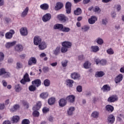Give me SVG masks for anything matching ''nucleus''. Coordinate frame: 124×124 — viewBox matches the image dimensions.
<instances>
[{
  "label": "nucleus",
  "mask_w": 124,
  "mask_h": 124,
  "mask_svg": "<svg viewBox=\"0 0 124 124\" xmlns=\"http://www.w3.org/2000/svg\"><path fill=\"white\" fill-rule=\"evenodd\" d=\"M53 29L59 30V31H63V32H69L70 31V28L68 27H64L63 25L59 23H57L54 25Z\"/></svg>",
  "instance_id": "1"
},
{
  "label": "nucleus",
  "mask_w": 124,
  "mask_h": 124,
  "mask_svg": "<svg viewBox=\"0 0 124 124\" xmlns=\"http://www.w3.org/2000/svg\"><path fill=\"white\" fill-rule=\"evenodd\" d=\"M62 47L61 48L62 53H66L68 48H71L72 43L69 41L63 42L62 44Z\"/></svg>",
  "instance_id": "2"
},
{
  "label": "nucleus",
  "mask_w": 124,
  "mask_h": 124,
  "mask_svg": "<svg viewBox=\"0 0 124 124\" xmlns=\"http://www.w3.org/2000/svg\"><path fill=\"white\" fill-rule=\"evenodd\" d=\"M28 82H31V78H30L29 74L26 73L24 75L23 78L20 80V83L22 84V85H26V83Z\"/></svg>",
  "instance_id": "3"
},
{
  "label": "nucleus",
  "mask_w": 124,
  "mask_h": 124,
  "mask_svg": "<svg viewBox=\"0 0 124 124\" xmlns=\"http://www.w3.org/2000/svg\"><path fill=\"white\" fill-rule=\"evenodd\" d=\"M57 18L59 21L62 22L63 23H65L66 21L68 20V18H67V16H66L63 14H60L58 15Z\"/></svg>",
  "instance_id": "4"
},
{
  "label": "nucleus",
  "mask_w": 124,
  "mask_h": 124,
  "mask_svg": "<svg viewBox=\"0 0 124 124\" xmlns=\"http://www.w3.org/2000/svg\"><path fill=\"white\" fill-rule=\"evenodd\" d=\"M52 17V16L50 13H47L44 15L42 17V20L43 22L46 23L48 22V21H50L51 20V18Z\"/></svg>",
  "instance_id": "5"
},
{
  "label": "nucleus",
  "mask_w": 124,
  "mask_h": 124,
  "mask_svg": "<svg viewBox=\"0 0 124 124\" xmlns=\"http://www.w3.org/2000/svg\"><path fill=\"white\" fill-rule=\"evenodd\" d=\"M71 6H72V5L71 2H67L66 3L65 8L66 9L67 14H70V13H71Z\"/></svg>",
  "instance_id": "6"
},
{
  "label": "nucleus",
  "mask_w": 124,
  "mask_h": 124,
  "mask_svg": "<svg viewBox=\"0 0 124 124\" xmlns=\"http://www.w3.org/2000/svg\"><path fill=\"white\" fill-rule=\"evenodd\" d=\"M15 34V31L13 30H10L9 32H7L5 34L6 39H11L13 37V34Z\"/></svg>",
  "instance_id": "7"
},
{
  "label": "nucleus",
  "mask_w": 124,
  "mask_h": 124,
  "mask_svg": "<svg viewBox=\"0 0 124 124\" xmlns=\"http://www.w3.org/2000/svg\"><path fill=\"white\" fill-rule=\"evenodd\" d=\"M119 99L118 98V96L117 95L114 94L109 96L108 99V102L112 103L113 102H115V101H117Z\"/></svg>",
  "instance_id": "8"
},
{
  "label": "nucleus",
  "mask_w": 124,
  "mask_h": 124,
  "mask_svg": "<svg viewBox=\"0 0 124 124\" xmlns=\"http://www.w3.org/2000/svg\"><path fill=\"white\" fill-rule=\"evenodd\" d=\"M15 50L18 53H20V52H23L24 50V46L22 45L21 44H18L16 45L15 46Z\"/></svg>",
  "instance_id": "9"
},
{
  "label": "nucleus",
  "mask_w": 124,
  "mask_h": 124,
  "mask_svg": "<svg viewBox=\"0 0 124 124\" xmlns=\"http://www.w3.org/2000/svg\"><path fill=\"white\" fill-rule=\"evenodd\" d=\"M67 104L66 99L62 98L59 101V105L60 107H64Z\"/></svg>",
  "instance_id": "10"
},
{
  "label": "nucleus",
  "mask_w": 124,
  "mask_h": 124,
  "mask_svg": "<svg viewBox=\"0 0 124 124\" xmlns=\"http://www.w3.org/2000/svg\"><path fill=\"white\" fill-rule=\"evenodd\" d=\"M41 106H42V103L41 101H38L36 102V104L35 106L32 108L33 110H38L41 108Z\"/></svg>",
  "instance_id": "11"
},
{
  "label": "nucleus",
  "mask_w": 124,
  "mask_h": 124,
  "mask_svg": "<svg viewBox=\"0 0 124 124\" xmlns=\"http://www.w3.org/2000/svg\"><path fill=\"white\" fill-rule=\"evenodd\" d=\"M20 33L23 36L28 35V29L27 27H22L20 30Z\"/></svg>",
  "instance_id": "12"
},
{
  "label": "nucleus",
  "mask_w": 124,
  "mask_h": 124,
  "mask_svg": "<svg viewBox=\"0 0 124 124\" xmlns=\"http://www.w3.org/2000/svg\"><path fill=\"white\" fill-rule=\"evenodd\" d=\"M36 62H37L36 58L34 57H31L28 61V65H32V64H36Z\"/></svg>",
  "instance_id": "13"
},
{
  "label": "nucleus",
  "mask_w": 124,
  "mask_h": 124,
  "mask_svg": "<svg viewBox=\"0 0 124 124\" xmlns=\"http://www.w3.org/2000/svg\"><path fill=\"white\" fill-rule=\"evenodd\" d=\"M33 43L34 45H39L41 43V38L38 36H36L34 37Z\"/></svg>",
  "instance_id": "14"
},
{
  "label": "nucleus",
  "mask_w": 124,
  "mask_h": 124,
  "mask_svg": "<svg viewBox=\"0 0 124 124\" xmlns=\"http://www.w3.org/2000/svg\"><path fill=\"white\" fill-rule=\"evenodd\" d=\"M96 21H97V17L94 16H92L91 17L88 19V22L90 25H93Z\"/></svg>",
  "instance_id": "15"
},
{
  "label": "nucleus",
  "mask_w": 124,
  "mask_h": 124,
  "mask_svg": "<svg viewBox=\"0 0 124 124\" xmlns=\"http://www.w3.org/2000/svg\"><path fill=\"white\" fill-rule=\"evenodd\" d=\"M123 76L122 74H119L114 79V82H115L116 84H118L123 81Z\"/></svg>",
  "instance_id": "16"
},
{
  "label": "nucleus",
  "mask_w": 124,
  "mask_h": 124,
  "mask_svg": "<svg viewBox=\"0 0 124 124\" xmlns=\"http://www.w3.org/2000/svg\"><path fill=\"white\" fill-rule=\"evenodd\" d=\"M32 84L35 87H38L41 86V80L40 79H36L32 81Z\"/></svg>",
  "instance_id": "17"
},
{
  "label": "nucleus",
  "mask_w": 124,
  "mask_h": 124,
  "mask_svg": "<svg viewBox=\"0 0 124 124\" xmlns=\"http://www.w3.org/2000/svg\"><path fill=\"white\" fill-rule=\"evenodd\" d=\"M103 91V93H106L110 92L111 91V87L108 84L104 85L101 89Z\"/></svg>",
  "instance_id": "18"
},
{
  "label": "nucleus",
  "mask_w": 124,
  "mask_h": 124,
  "mask_svg": "<svg viewBox=\"0 0 124 124\" xmlns=\"http://www.w3.org/2000/svg\"><path fill=\"white\" fill-rule=\"evenodd\" d=\"M66 99L67 101L70 102V103H73L75 101V96L73 95H70L66 97Z\"/></svg>",
  "instance_id": "19"
},
{
  "label": "nucleus",
  "mask_w": 124,
  "mask_h": 124,
  "mask_svg": "<svg viewBox=\"0 0 124 124\" xmlns=\"http://www.w3.org/2000/svg\"><path fill=\"white\" fill-rule=\"evenodd\" d=\"M114 122H115V116L113 114L109 115L108 118V123L112 124H114Z\"/></svg>",
  "instance_id": "20"
},
{
  "label": "nucleus",
  "mask_w": 124,
  "mask_h": 124,
  "mask_svg": "<svg viewBox=\"0 0 124 124\" xmlns=\"http://www.w3.org/2000/svg\"><path fill=\"white\" fill-rule=\"evenodd\" d=\"M63 7V4L61 2H58L56 3V6L55 7V9L56 11L60 10Z\"/></svg>",
  "instance_id": "21"
},
{
  "label": "nucleus",
  "mask_w": 124,
  "mask_h": 124,
  "mask_svg": "<svg viewBox=\"0 0 124 124\" xmlns=\"http://www.w3.org/2000/svg\"><path fill=\"white\" fill-rule=\"evenodd\" d=\"M106 110L109 113H112L114 111V107L111 105H108L106 106Z\"/></svg>",
  "instance_id": "22"
},
{
  "label": "nucleus",
  "mask_w": 124,
  "mask_h": 124,
  "mask_svg": "<svg viewBox=\"0 0 124 124\" xmlns=\"http://www.w3.org/2000/svg\"><path fill=\"white\" fill-rule=\"evenodd\" d=\"M15 90L16 93H20L23 90V88L21 86V84H18L15 86Z\"/></svg>",
  "instance_id": "23"
},
{
  "label": "nucleus",
  "mask_w": 124,
  "mask_h": 124,
  "mask_svg": "<svg viewBox=\"0 0 124 124\" xmlns=\"http://www.w3.org/2000/svg\"><path fill=\"white\" fill-rule=\"evenodd\" d=\"M16 42H16V41H15L12 42L7 43L5 45L6 48L9 49V48H11V47H13V46H14V45L16 44Z\"/></svg>",
  "instance_id": "24"
},
{
  "label": "nucleus",
  "mask_w": 124,
  "mask_h": 124,
  "mask_svg": "<svg viewBox=\"0 0 124 124\" xmlns=\"http://www.w3.org/2000/svg\"><path fill=\"white\" fill-rule=\"evenodd\" d=\"M61 53V46H57L54 50H53V55L58 56Z\"/></svg>",
  "instance_id": "25"
},
{
  "label": "nucleus",
  "mask_w": 124,
  "mask_h": 124,
  "mask_svg": "<svg viewBox=\"0 0 124 124\" xmlns=\"http://www.w3.org/2000/svg\"><path fill=\"white\" fill-rule=\"evenodd\" d=\"M28 13H29V7H27L22 12L21 14V16L22 18L26 17L27 15H28Z\"/></svg>",
  "instance_id": "26"
},
{
  "label": "nucleus",
  "mask_w": 124,
  "mask_h": 124,
  "mask_svg": "<svg viewBox=\"0 0 124 124\" xmlns=\"http://www.w3.org/2000/svg\"><path fill=\"white\" fill-rule=\"evenodd\" d=\"M12 121L13 123L17 124V123L20 121V117L18 115L14 116L12 118Z\"/></svg>",
  "instance_id": "27"
},
{
  "label": "nucleus",
  "mask_w": 124,
  "mask_h": 124,
  "mask_svg": "<svg viewBox=\"0 0 124 124\" xmlns=\"http://www.w3.org/2000/svg\"><path fill=\"white\" fill-rule=\"evenodd\" d=\"M46 47L47 46L46 45V43L45 42H42L39 45V48L40 50H44V49H46Z\"/></svg>",
  "instance_id": "28"
},
{
  "label": "nucleus",
  "mask_w": 124,
  "mask_h": 124,
  "mask_svg": "<svg viewBox=\"0 0 124 124\" xmlns=\"http://www.w3.org/2000/svg\"><path fill=\"white\" fill-rule=\"evenodd\" d=\"M66 86H68L69 88H72L73 87V83H74V81L71 79H67L66 81Z\"/></svg>",
  "instance_id": "29"
},
{
  "label": "nucleus",
  "mask_w": 124,
  "mask_h": 124,
  "mask_svg": "<svg viewBox=\"0 0 124 124\" xmlns=\"http://www.w3.org/2000/svg\"><path fill=\"white\" fill-rule=\"evenodd\" d=\"M40 7L42 10H48L49 9V5L47 3H44L41 4Z\"/></svg>",
  "instance_id": "30"
},
{
  "label": "nucleus",
  "mask_w": 124,
  "mask_h": 124,
  "mask_svg": "<svg viewBox=\"0 0 124 124\" xmlns=\"http://www.w3.org/2000/svg\"><path fill=\"white\" fill-rule=\"evenodd\" d=\"M56 102V98L51 97L48 100V103L49 105H53Z\"/></svg>",
  "instance_id": "31"
},
{
  "label": "nucleus",
  "mask_w": 124,
  "mask_h": 124,
  "mask_svg": "<svg viewBox=\"0 0 124 124\" xmlns=\"http://www.w3.org/2000/svg\"><path fill=\"white\" fill-rule=\"evenodd\" d=\"M75 110V108L73 107H70L67 110L68 115L71 116L73 114V112Z\"/></svg>",
  "instance_id": "32"
},
{
  "label": "nucleus",
  "mask_w": 124,
  "mask_h": 124,
  "mask_svg": "<svg viewBox=\"0 0 124 124\" xmlns=\"http://www.w3.org/2000/svg\"><path fill=\"white\" fill-rule=\"evenodd\" d=\"M20 108V105L18 104H16L14 106H13V108H11V112H16L18 109Z\"/></svg>",
  "instance_id": "33"
},
{
  "label": "nucleus",
  "mask_w": 124,
  "mask_h": 124,
  "mask_svg": "<svg viewBox=\"0 0 124 124\" xmlns=\"http://www.w3.org/2000/svg\"><path fill=\"white\" fill-rule=\"evenodd\" d=\"M71 77L72 79H78L80 78V75L77 73H74L71 75Z\"/></svg>",
  "instance_id": "34"
},
{
  "label": "nucleus",
  "mask_w": 124,
  "mask_h": 124,
  "mask_svg": "<svg viewBox=\"0 0 124 124\" xmlns=\"http://www.w3.org/2000/svg\"><path fill=\"white\" fill-rule=\"evenodd\" d=\"M91 49L92 50V52L96 53V52H98L99 51V47L97 46H92Z\"/></svg>",
  "instance_id": "35"
},
{
  "label": "nucleus",
  "mask_w": 124,
  "mask_h": 124,
  "mask_svg": "<svg viewBox=\"0 0 124 124\" xmlns=\"http://www.w3.org/2000/svg\"><path fill=\"white\" fill-rule=\"evenodd\" d=\"M48 95H49L48 93L44 92L40 94V97H41V98H43V99H45V98H47V97H48Z\"/></svg>",
  "instance_id": "36"
},
{
  "label": "nucleus",
  "mask_w": 124,
  "mask_h": 124,
  "mask_svg": "<svg viewBox=\"0 0 124 124\" xmlns=\"http://www.w3.org/2000/svg\"><path fill=\"white\" fill-rule=\"evenodd\" d=\"M91 65H92V64L89 62V61H86L83 64V66L84 68H86V69H88L91 67Z\"/></svg>",
  "instance_id": "37"
},
{
  "label": "nucleus",
  "mask_w": 124,
  "mask_h": 124,
  "mask_svg": "<svg viewBox=\"0 0 124 124\" xmlns=\"http://www.w3.org/2000/svg\"><path fill=\"white\" fill-rule=\"evenodd\" d=\"M99 115V113L96 111H93L91 114L92 117H93V118H94L95 119H97Z\"/></svg>",
  "instance_id": "38"
},
{
  "label": "nucleus",
  "mask_w": 124,
  "mask_h": 124,
  "mask_svg": "<svg viewBox=\"0 0 124 124\" xmlns=\"http://www.w3.org/2000/svg\"><path fill=\"white\" fill-rule=\"evenodd\" d=\"M74 14L75 15H81L82 14V10L80 8H78L77 10L74 11Z\"/></svg>",
  "instance_id": "39"
},
{
  "label": "nucleus",
  "mask_w": 124,
  "mask_h": 124,
  "mask_svg": "<svg viewBox=\"0 0 124 124\" xmlns=\"http://www.w3.org/2000/svg\"><path fill=\"white\" fill-rule=\"evenodd\" d=\"M21 103L24 106L26 107V108L29 109V108L30 107V104H29L27 101L23 100L22 101H21Z\"/></svg>",
  "instance_id": "40"
},
{
  "label": "nucleus",
  "mask_w": 124,
  "mask_h": 124,
  "mask_svg": "<svg viewBox=\"0 0 124 124\" xmlns=\"http://www.w3.org/2000/svg\"><path fill=\"white\" fill-rule=\"evenodd\" d=\"M29 90L30 92H34L36 90V87H35V85H33V84H32L29 86Z\"/></svg>",
  "instance_id": "41"
},
{
  "label": "nucleus",
  "mask_w": 124,
  "mask_h": 124,
  "mask_svg": "<svg viewBox=\"0 0 124 124\" xmlns=\"http://www.w3.org/2000/svg\"><path fill=\"white\" fill-rule=\"evenodd\" d=\"M50 80L46 79L44 81V85L45 87H49L50 86Z\"/></svg>",
  "instance_id": "42"
},
{
  "label": "nucleus",
  "mask_w": 124,
  "mask_h": 124,
  "mask_svg": "<svg viewBox=\"0 0 124 124\" xmlns=\"http://www.w3.org/2000/svg\"><path fill=\"white\" fill-rule=\"evenodd\" d=\"M104 72H103V71L97 72L96 73V77H102L104 76Z\"/></svg>",
  "instance_id": "43"
},
{
  "label": "nucleus",
  "mask_w": 124,
  "mask_h": 124,
  "mask_svg": "<svg viewBox=\"0 0 124 124\" xmlns=\"http://www.w3.org/2000/svg\"><path fill=\"white\" fill-rule=\"evenodd\" d=\"M61 63L62 67H66L67 66V63H68V61L67 60H64V61H62Z\"/></svg>",
  "instance_id": "44"
},
{
  "label": "nucleus",
  "mask_w": 124,
  "mask_h": 124,
  "mask_svg": "<svg viewBox=\"0 0 124 124\" xmlns=\"http://www.w3.org/2000/svg\"><path fill=\"white\" fill-rule=\"evenodd\" d=\"M107 53L108 55H114V50L111 48H110L107 50Z\"/></svg>",
  "instance_id": "45"
},
{
  "label": "nucleus",
  "mask_w": 124,
  "mask_h": 124,
  "mask_svg": "<svg viewBox=\"0 0 124 124\" xmlns=\"http://www.w3.org/2000/svg\"><path fill=\"white\" fill-rule=\"evenodd\" d=\"M32 115L33 117H39V112L37 110H34V111L32 112Z\"/></svg>",
  "instance_id": "46"
},
{
  "label": "nucleus",
  "mask_w": 124,
  "mask_h": 124,
  "mask_svg": "<svg viewBox=\"0 0 124 124\" xmlns=\"http://www.w3.org/2000/svg\"><path fill=\"white\" fill-rule=\"evenodd\" d=\"M21 124H31V122L29 119H25L22 120Z\"/></svg>",
  "instance_id": "47"
},
{
  "label": "nucleus",
  "mask_w": 124,
  "mask_h": 124,
  "mask_svg": "<svg viewBox=\"0 0 124 124\" xmlns=\"http://www.w3.org/2000/svg\"><path fill=\"white\" fill-rule=\"evenodd\" d=\"M81 29L84 31H87L90 30V26L88 25H85L81 28Z\"/></svg>",
  "instance_id": "48"
},
{
  "label": "nucleus",
  "mask_w": 124,
  "mask_h": 124,
  "mask_svg": "<svg viewBox=\"0 0 124 124\" xmlns=\"http://www.w3.org/2000/svg\"><path fill=\"white\" fill-rule=\"evenodd\" d=\"M107 63V61L105 59H102L100 61V64H101V65H106Z\"/></svg>",
  "instance_id": "49"
},
{
  "label": "nucleus",
  "mask_w": 124,
  "mask_h": 124,
  "mask_svg": "<svg viewBox=\"0 0 124 124\" xmlns=\"http://www.w3.org/2000/svg\"><path fill=\"white\" fill-rule=\"evenodd\" d=\"M97 43L99 44V45H102V44H103V40L100 38H98L97 39Z\"/></svg>",
  "instance_id": "50"
},
{
  "label": "nucleus",
  "mask_w": 124,
  "mask_h": 124,
  "mask_svg": "<svg viewBox=\"0 0 124 124\" xmlns=\"http://www.w3.org/2000/svg\"><path fill=\"white\" fill-rule=\"evenodd\" d=\"M77 91L78 92V93H82V86L78 85L77 87Z\"/></svg>",
  "instance_id": "51"
},
{
  "label": "nucleus",
  "mask_w": 124,
  "mask_h": 124,
  "mask_svg": "<svg viewBox=\"0 0 124 124\" xmlns=\"http://www.w3.org/2000/svg\"><path fill=\"white\" fill-rule=\"evenodd\" d=\"M4 59V54L3 53L0 52V62H2L3 60Z\"/></svg>",
  "instance_id": "52"
},
{
  "label": "nucleus",
  "mask_w": 124,
  "mask_h": 124,
  "mask_svg": "<svg viewBox=\"0 0 124 124\" xmlns=\"http://www.w3.org/2000/svg\"><path fill=\"white\" fill-rule=\"evenodd\" d=\"M3 77L4 78H8V77H10V73L6 71L5 73L4 74Z\"/></svg>",
  "instance_id": "53"
},
{
  "label": "nucleus",
  "mask_w": 124,
  "mask_h": 124,
  "mask_svg": "<svg viewBox=\"0 0 124 124\" xmlns=\"http://www.w3.org/2000/svg\"><path fill=\"white\" fill-rule=\"evenodd\" d=\"M47 112H49V108H46V107H44L43 108V113H46Z\"/></svg>",
  "instance_id": "54"
},
{
  "label": "nucleus",
  "mask_w": 124,
  "mask_h": 124,
  "mask_svg": "<svg viewBox=\"0 0 124 124\" xmlns=\"http://www.w3.org/2000/svg\"><path fill=\"white\" fill-rule=\"evenodd\" d=\"M5 69L1 68L0 69V75H3L5 73Z\"/></svg>",
  "instance_id": "55"
},
{
  "label": "nucleus",
  "mask_w": 124,
  "mask_h": 124,
  "mask_svg": "<svg viewBox=\"0 0 124 124\" xmlns=\"http://www.w3.org/2000/svg\"><path fill=\"white\" fill-rule=\"evenodd\" d=\"M43 70L45 72H48V71H49V67L46 66L44 67L43 68Z\"/></svg>",
  "instance_id": "56"
},
{
  "label": "nucleus",
  "mask_w": 124,
  "mask_h": 124,
  "mask_svg": "<svg viewBox=\"0 0 124 124\" xmlns=\"http://www.w3.org/2000/svg\"><path fill=\"white\" fill-rule=\"evenodd\" d=\"M16 68H22V64L20 62H17L16 63Z\"/></svg>",
  "instance_id": "57"
},
{
  "label": "nucleus",
  "mask_w": 124,
  "mask_h": 124,
  "mask_svg": "<svg viewBox=\"0 0 124 124\" xmlns=\"http://www.w3.org/2000/svg\"><path fill=\"white\" fill-rule=\"evenodd\" d=\"M100 61L101 60H100L98 58L94 59V62H96V64H98V63H100Z\"/></svg>",
  "instance_id": "58"
},
{
  "label": "nucleus",
  "mask_w": 124,
  "mask_h": 124,
  "mask_svg": "<svg viewBox=\"0 0 124 124\" xmlns=\"http://www.w3.org/2000/svg\"><path fill=\"white\" fill-rule=\"evenodd\" d=\"M108 21H107V19H103L102 21V24L103 25H105L106 26V25L107 24Z\"/></svg>",
  "instance_id": "59"
},
{
  "label": "nucleus",
  "mask_w": 124,
  "mask_h": 124,
  "mask_svg": "<svg viewBox=\"0 0 124 124\" xmlns=\"http://www.w3.org/2000/svg\"><path fill=\"white\" fill-rule=\"evenodd\" d=\"M26 55L25 54H22L21 55H20L19 56L20 59H21L22 60H24V59H25V58H26Z\"/></svg>",
  "instance_id": "60"
},
{
  "label": "nucleus",
  "mask_w": 124,
  "mask_h": 124,
  "mask_svg": "<svg viewBox=\"0 0 124 124\" xmlns=\"http://www.w3.org/2000/svg\"><path fill=\"white\" fill-rule=\"evenodd\" d=\"M78 60L79 61H83V60H84V55H79L78 56Z\"/></svg>",
  "instance_id": "61"
},
{
  "label": "nucleus",
  "mask_w": 124,
  "mask_h": 124,
  "mask_svg": "<svg viewBox=\"0 0 124 124\" xmlns=\"http://www.w3.org/2000/svg\"><path fill=\"white\" fill-rule=\"evenodd\" d=\"M4 20L6 22V23H9L11 21V19L8 17H5L4 18Z\"/></svg>",
  "instance_id": "62"
},
{
  "label": "nucleus",
  "mask_w": 124,
  "mask_h": 124,
  "mask_svg": "<svg viewBox=\"0 0 124 124\" xmlns=\"http://www.w3.org/2000/svg\"><path fill=\"white\" fill-rule=\"evenodd\" d=\"M4 109V104H0V110H3Z\"/></svg>",
  "instance_id": "63"
},
{
  "label": "nucleus",
  "mask_w": 124,
  "mask_h": 124,
  "mask_svg": "<svg viewBox=\"0 0 124 124\" xmlns=\"http://www.w3.org/2000/svg\"><path fill=\"white\" fill-rule=\"evenodd\" d=\"M3 124H11V122L9 120H6L3 123Z\"/></svg>",
  "instance_id": "64"
}]
</instances>
